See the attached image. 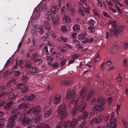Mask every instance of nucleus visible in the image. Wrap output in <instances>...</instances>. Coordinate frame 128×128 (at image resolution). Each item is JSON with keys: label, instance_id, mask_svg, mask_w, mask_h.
I'll list each match as a JSON object with an SVG mask.
<instances>
[{"label": "nucleus", "instance_id": "b1692460", "mask_svg": "<svg viewBox=\"0 0 128 128\" xmlns=\"http://www.w3.org/2000/svg\"><path fill=\"white\" fill-rule=\"evenodd\" d=\"M82 7L84 10L87 13H89V8L88 6L86 3L84 4V5H83Z\"/></svg>", "mask_w": 128, "mask_h": 128}, {"label": "nucleus", "instance_id": "ea45409f", "mask_svg": "<svg viewBox=\"0 0 128 128\" xmlns=\"http://www.w3.org/2000/svg\"><path fill=\"white\" fill-rule=\"evenodd\" d=\"M69 83V82L68 81H62L61 83V84L62 85H67Z\"/></svg>", "mask_w": 128, "mask_h": 128}, {"label": "nucleus", "instance_id": "7ed1b4c3", "mask_svg": "<svg viewBox=\"0 0 128 128\" xmlns=\"http://www.w3.org/2000/svg\"><path fill=\"white\" fill-rule=\"evenodd\" d=\"M115 21H110L108 23L110 26H112L110 30V35L111 36L114 34H117L121 32L122 30H120L119 27L116 25Z\"/></svg>", "mask_w": 128, "mask_h": 128}, {"label": "nucleus", "instance_id": "37998d69", "mask_svg": "<svg viewBox=\"0 0 128 128\" xmlns=\"http://www.w3.org/2000/svg\"><path fill=\"white\" fill-rule=\"evenodd\" d=\"M35 98V96L34 95H32L29 96L27 98L28 101H31L32 100Z\"/></svg>", "mask_w": 128, "mask_h": 128}, {"label": "nucleus", "instance_id": "0eeeda50", "mask_svg": "<svg viewBox=\"0 0 128 128\" xmlns=\"http://www.w3.org/2000/svg\"><path fill=\"white\" fill-rule=\"evenodd\" d=\"M110 124L106 122V126L109 128H116V120L115 118H114L113 119H110Z\"/></svg>", "mask_w": 128, "mask_h": 128}, {"label": "nucleus", "instance_id": "49530a36", "mask_svg": "<svg viewBox=\"0 0 128 128\" xmlns=\"http://www.w3.org/2000/svg\"><path fill=\"white\" fill-rule=\"evenodd\" d=\"M15 95L13 93H10L9 95L8 96V98L9 99L14 98L15 97Z\"/></svg>", "mask_w": 128, "mask_h": 128}, {"label": "nucleus", "instance_id": "58836bf2", "mask_svg": "<svg viewBox=\"0 0 128 128\" xmlns=\"http://www.w3.org/2000/svg\"><path fill=\"white\" fill-rule=\"evenodd\" d=\"M31 65L30 62L29 61L26 62L24 64V66L25 67L27 68L30 67Z\"/></svg>", "mask_w": 128, "mask_h": 128}, {"label": "nucleus", "instance_id": "13d9d810", "mask_svg": "<svg viewBox=\"0 0 128 128\" xmlns=\"http://www.w3.org/2000/svg\"><path fill=\"white\" fill-rule=\"evenodd\" d=\"M114 6L117 9L118 12L120 13H121L122 11L118 6L117 5H115Z\"/></svg>", "mask_w": 128, "mask_h": 128}, {"label": "nucleus", "instance_id": "ddd939ff", "mask_svg": "<svg viewBox=\"0 0 128 128\" xmlns=\"http://www.w3.org/2000/svg\"><path fill=\"white\" fill-rule=\"evenodd\" d=\"M41 108L39 106H37L33 110V113L34 114L38 115L41 110Z\"/></svg>", "mask_w": 128, "mask_h": 128}, {"label": "nucleus", "instance_id": "c756f323", "mask_svg": "<svg viewBox=\"0 0 128 128\" xmlns=\"http://www.w3.org/2000/svg\"><path fill=\"white\" fill-rule=\"evenodd\" d=\"M94 94V91L93 90H91L90 92L88 94L86 98V99L87 100L90 99L92 96Z\"/></svg>", "mask_w": 128, "mask_h": 128}, {"label": "nucleus", "instance_id": "423d86ee", "mask_svg": "<svg viewBox=\"0 0 128 128\" xmlns=\"http://www.w3.org/2000/svg\"><path fill=\"white\" fill-rule=\"evenodd\" d=\"M77 124V120L75 118H73L71 120H68L65 123L64 128H71L75 126Z\"/></svg>", "mask_w": 128, "mask_h": 128}, {"label": "nucleus", "instance_id": "0e129e2a", "mask_svg": "<svg viewBox=\"0 0 128 128\" xmlns=\"http://www.w3.org/2000/svg\"><path fill=\"white\" fill-rule=\"evenodd\" d=\"M97 4H98V6H99L102 7V3L99 0H97Z\"/></svg>", "mask_w": 128, "mask_h": 128}, {"label": "nucleus", "instance_id": "c85d7f7f", "mask_svg": "<svg viewBox=\"0 0 128 128\" xmlns=\"http://www.w3.org/2000/svg\"><path fill=\"white\" fill-rule=\"evenodd\" d=\"M28 77L26 76H23L21 78V81L23 82H27L28 81Z\"/></svg>", "mask_w": 128, "mask_h": 128}, {"label": "nucleus", "instance_id": "4468645a", "mask_svg": "<svg viewBox=\"0 0 128 128\" xmlns=\"http://www.w3.org/2000/svg\"><path fill=\"white\" fill-rule=\"evenodd\" d=\"M61 100V98L60 96L58 95L55 96L53 99V102L54 104H58L59 103Z\"/></svg>", "mask_w": 128, "mask_h": 128}, {"label": "nucleus", "instance_id": "4d7b16f0", "mask_svg": "<svg viewBox=\"0 0 128 128\" xmlns=\"http://www.w3.org/2000/svg\"><path fill=\"white\" fill-rule=\"evenodd\" d=\"M127 59H124L122 63V65L123 66H126L127 64Z\"/></svg>", "mask_w": 128, "mask_h": 128}, {"label": "nucleus", "instance_id": "412c9836", "mask_svg": "<svg viewBox=\"0 0 128 128\" xmlns=\"http://www.w3.org/2000/svg\"><path fill=\"white\" fill-rule=\"evenodd\" d=\"M30 72L31 73H36L39 72L38 69L36 68L32 67L30 68Z\"/></svg>", "mask_w": 128, "mask_h": 128}, {"label": "nucleus", "instance_id": "603ef678", "mask_svg": "<svg viewBox=\"0 0 128 128\" xmlns=\"http://www.w3.org/2000/svg\"><path fill=\"white\" fill-rule=\"evenodd\" d=\"M10 82L14 84H15L17 82V81L16 79L13 78L10 80Z\"/></svg>", "mask_w": 128, "mask_h": 128}, {"label": "nucleus", "instance_id": "e2e57ef3", "mask_svg": "<svg viewBox=\"0 0 128 128\" xmlns=\"http://www.w3.org/2000/svg\"><path fill=\"white\" fill-rule=\"evenodd\" d=\"M47 60H48L51 62L53 60V58L52 57L49 56H48L47 57Z\"/></svg>", "mask_w": 128, "mask_h": 128}, {"label": "nucleus", "instance_id": "052dcab7", "mask_svg": "<svg viewBox=\"0 0 128 128\" xmlns=\"http://www.w3.org/2000/svg\"><path fill=\"white\" fill-rule=\"evenodd\" d=\"M88 29L89 31L90 32H93L94 31V29L92 26H89L88 28Z\"/></svg>", "mask_w": 128, "mask_h": 128}, {"label": "nucleus", "instance_id": "4c0bfd02", "mask_svg": "<svg viewBox=\"0 0 128 128\" xmlns=\"http://www.w3.org/2000/svg\"><path fill=\"white\" fill-rule=\"evenodd\" d=\"M77 108V106H75L73 107L72 111V115H74L76 114V110Z\"/></svg>", "mask_w": 128, "mask_h": 128}, {"label": "nucleus", "instance_id": "39448f33", "mask_svg": "<svg viewBox=\"0 0 128 128\" xmlns=\"http://www.w3.org/2000/svg\"><path fill=\"white\" fill-rule=\"evenodd\" d=\"M26 110L23 111V114H22L20 116L18 119L19 121H22V124L24 125L31 124L32 122V121L30 120L27 117L24 116V114H26Z\"/></svg>", "mask_w": 128, "mask_h": 128}, {"label": "nucleus", "instance_id": "6ab92c4d", "mask_svg": "<svg viewBox=\"0 0 128 128\" xmlns=\"http://www.w3.org/2000/svg\"><path fill=\"white\" fill-rule=\"evenodd\" d=\"M63 20L64 22L66 23H69L71 21V20L70 18L66 16H63Z\"/></svg>", "mask_w": 128, "mask_h": 128}, {"label": "nucleus", "instance_id": "5701e85b", "mask_svg": "<svg viewBox=\"0 0 128 128\" xmlns=\"http://www.w3.org/2000/svg\"><path fill=\"white\" fill-rule=\"evenodd\" d=\"M47 7L45 4L41 5L39 8L40 11L43 12L46 10Z\"/></svg>", "mask_w": 128, "mask_h": 128}, {"label": "nucleus", "instance_id": "dca6fc26", "mask_svg": "<svg viewBox=\"0 0 128 128\" xmlns=\"http://www.w3.org/2000/svg\"><path fill=\"white\" fill-rule=\"evenodd\" d=\"M47 18L49 20H51L52 18V14L51 12L50 9H49L47 12L46 14Z\"/></svg>", "mask_w": 128, "mask_h": 128}, {"label": "nucleus", "instance_id": "6e6d98bb", "mask_svg": "<svg viewBox=\"0 0 128 128\" xmlns=\"http://www.w3.org/2000/svg\"><path fill=\"white\" fill-rule=\"evenodd\" d=\"M80 56V55L78 54H76L72 56V58H76Z\"/></svg>", "mask_w": 128, "mask_h": 128}, {"label": "nucleus", "instance_id": "1a4fd4ad", "mask_svg": "<svg viewBox=\"0 0 128 128\" xmlns=\"http://www.w3.org/2000/svg\"><path fill=\"white\" fill-rule=\"evenodd\" d=\"M51 114V108L48 107L45 108L44 109V117L47 118L49 117Z\"/></svg>", "mask_w": 128, "mask_h": 128}, {"label": "nucleus", "instance_id": "f03ea898", "mask_svg": "<svg viewBox=\"0 0 128 128\" xmlns=\"http://www.w3.org/2000/svg\"><path fill=\"white\" fill-rule=\"evenodd\" d=\"M66 106L65 104L60 105L57 109V112L59 114V118L60 120H62L66 116L67 113L66 109Z\"/></svg>", "mask_w": 128, "mask_h": 128}, {"label": "nucleus", "instance_id": "aec40b11", "mask_svg": "<svg viewBox=\"0 0 128 128\" xmlns=\"http://www.w3.org/2000/svg\"><path fill=\"white\" fill-rule=\"evenodd\" d=\"M72 30L74 31H78L80 29V26L78 24H75L72 27Z\"/></svg>", "mask_w": 128, "mask_h": 128}, {"label": "nucleus", "instance_id": "473e14b6", "mask_svg": "<svg viewBox=\"0 0 128 128\" xmlns=\"http://www.w3.org/2000/svg\"><path fill=\"white\" fill-rule=\"evenodd\" d=\"M86 33H85V32H84V34L82 33L78 35V37L79 40H82L84 38V37L85 35H86Z\"/></svg>", "mask_w": 128, "mask_h": 128}, {"label": "nucleus", "instance_id": "7c9ffc66", "mask_svg": "<svg viewBox=\"0 0 128 128\" xmlns=\"http://www.w3.org/2000/svg\"><path fill=\"white\" fill-rule=\"evenodd\" d=\"M41 119V117L40 115L36 116L34 119V121L35 122H39Z\"/></svg>", "mask_w": 128, "mask_h": 128}, {"label": "nucleus", "instance_id": "3c124183", "mask_svg": "<svg viewBox=\"0 0 128 128\" xmlns=\"http://www.w3.org/2000/svg\"><path fill=\"white\" fill-rule=\"evenodd\" d=\"M24 84L22 83H21L18 84L16 86L17 88H21V87L24 86Z\"/></svg>", "mask_w": 128, "mask_h": 128}, {"label": "nucleus", "instance_id": "69168bd1", "mask_svg": "<svg viewBox=\"0 0 128 128\" xmlns=\"http://www.w3.org/2000/svg\"><path fill=\"white\" fill-rule=\"evenodd\" d=\"M67 60L66 59H64L62 60L60 63V64L61 66L64 65L65 64L66 62H67Z\"/></svg>", "mask_w": 128, "mask_h": 128}, {"label": "nucleus", "instance_id": "774afa93", "mask_svg": "<svg viewBox=\"0 0 128 128\" xmlns=\"http://www.w3.org/2000/svg\"><path fill=\"white\" fill-rule=\"evenodd\" d=\"M77 35L76 33L74 32L72 34V37L73 38H75L77 36Z\"/></svg>", "mask_w": 128, "mask_h": 128}, {"label": "nucleus", "instance_id": "a211bd4d", "mask_svg": "<svg viewBox=\"0 0 128 128\" xmlns=\"http://www.w3.org/2000/svg\"><path fill=\"white\" fill-rule=\"evenodd\" d=\"M14 104V102L12 101H10L5 105L4 106L5 109L7 110L10 107L12 106Z\"/></svg>", "mask_w": 128, "mask_h": 128}, {"label": "nucleus", "instance_id": "680f3d73", "mask_svg": "<svg viewBox=\"0 0 128 128\" xmlns=\"http://www.w3.org/2000/svg\"><path fill=\"white\" fill-rule=\"evenodd\" d=\"M61 39L64 42H67L68 41V39L66 38H64L62 36H61L60 37Z\"/></svg>", "mask_w": 128, "mask_h": 128}, {"label": "nucleus", "instance_id": "de8ad7c7", "mask_svg": "<svg viewBox=\"0 0 128 128\" xmlns=\"http://www.w3.org/2000/svg\"><path fill=\"white\" fill-rule=\"evenodd\" d=\"M64 47L62 46L60 47V50L61 52L63 53H66V52L67 50H66L64 49Z\"/></svg>", "mask_w": 128, "mask_h": 128}, {"label": "nucleus", "instance_id": "8fccbe9b", "mask_svg": "<svg viewBox=\"0 0 128 128\" xmlns=\"http://www.w3.org/2000/svg\"><path fill=\"white\" fill-rule=\"evenodd\" d=\"M71 12V15L72 16L76 14L74 9L73 8L72 9H71L69 10Z\"/></svg>", "mask_w": 128, "mask_h": 128}, {"label": "nucleus", "instance_id": "bf43d9fd", "mask_svg": "<svg viewBox=\"0 0 128 128\" xmlns=\"http://www.w3.org/2000/svg\"><path fill=\"white\" fill-rule=\"evenodd\" d=\"M116 4H117V5H120V6H123L122 5L120 4L119 1H118V0H114V2Z\"/></svg>", "mask_w": 128, "mask_h": 128}, {"label": "nucleus", "instance_id": "393cba45", "mask_svg": "<svg viewBox=\"0 0 128 128\" xmlns=\"http://www.w3.org/2000/svg\"><path fill=\"white\" fill-rule=\"evenodd\" d=\"M38 30L39 33L40 34L44 33V31L43 30L42 26L41 25H39L38 28Z\"/></svg>", "mask_w": 128, "mask_h": 128}, {"label": "nucleus", "instance_id": "338daca9", "mask_svg": "<svg viewBox=\"0 0 128 128\" xmlns=\"http://www.w3.org/2000/svg\"><path fill=\"white\" fill-rule=\"evenodd\" d=\"M52 38L54 39L56 38V34L54 31L52 32Z\"/></svg>", "mask_w": 128, "mask_h": 128}, {"label": "nucleus", "instance_id": "bb28decb", "mask_svg": "<svg viewBox=\"0 0 128 128\" xmlns=\"http://www.w3.org/2000/svg\"><path fill=\"white\" fill-rule=\"evenodd\" d=\"M34 106L33 105H30L29 104V106H28V108L29 110H28V111H26V112L27 114L31 112L33 110V109L34 108Z\"/></svg>", "mask_w": 128, "mask_h": 128}, {"label": "nucleus", "instance_id": "79ce46f5", "mask_svg": "<svg viewBox=\"0 0 128 128\" xmlns=\"http://www.w3.org/2000/svg\"><path fill=\"white\" fill-rule=\"evenodd\" d=\"M61 30L63 32H66L67 30V28L64 26H62L61 27Z\"/></svg>", "mask_w": 128, "mask_h": 128}, {"label": "nucleus", "instance_id": "f704fd0d", "mask_svg": "<svg viewBox=\"0 0 128 128\" xmlns=\"http://www.w3.org/2000/svg\"><path fill=\"white\" fill-rule=\"evenodd\" d=\"M88 114V112H84L82 116V119L84 120L86 119Z\"/></svg>", "mask_w": 128, "mask_h": 128}, {"label": "nucleus", "instance_id": "864d4df0", "mask_svg": "<svg viewBox=\"0 0 128 128\" xmlns=\"http://www.w3.org/2000/svg\"><path fill=\"white\" fill-rule=\"evenodd\" d=\"M20 72L18 71H14V76H18L20 74Z\"/></svg>", "mask_w": 128, "mask_h": 128}, {"label": "nucleus", "instance_id": "cd10ccee", "mask_svg": "<svg viewBox=\"0 0 128 128\" xmlns=\"http://www.w3.org/2000/svg\"><path fill=\"white\" fill-rule=\"evenodd\" d=\"M50 10L51 11H52V12L54 14H56L57 12L56 7L55 6H52L51 7Z\"/></svg>", "mask_w": 128, "mask_h": 128}, {"label": "nucleus", "instance_id": "c9c22d12", "mask_svg": "<svg viewBox=\"0 0 128 128\" xmlns=\"http://www.w3.org/2000/svg\"><path fill=\"white\" fill-rule=\"evenodd\" d=\"M78 10L79 12L80 13L82 16H84V13L83 10L81 7H79L78 8Z\"/></svg>", "mask_w": 128, "mask_h": 128}, {"label": "nucleus", "instance_id": "2eb2a0df", "mask_svg": "<svg viewBox=\"0 0 128 128\" xmlns=\"http://www.w3.org/2000/svg\"><path fill=\"white\" fill-rule=\"evenodd\" d=\"M44 26L47 30H50L51 27L50 24L49 22L47 21H45L44 22Z\"/></svg>", "mask_w": 128, "mask_h": 128}, {"label": "nucleus", "instance_id": "a19ab883", "mask_svg": "<svg viewBox=\"0 0 128 128\" xmlns=\"http://www.w3.org/2000/svg\"><path fill=\"white\" fill-rule=\"evenodd\" d=\"M4 126V119L2 118L0 119V128H2Z\"/></svg>", "mask_w": 128, "mask_h": 128}, {"label": "nucleus", "instance_id": "f3484780", "mask_svg": "<svg viewBox=\"0 0 128 128\" xmlns=\"http://www.w3.org/2000/svg\"><path fill=\"white\" fill-rule=\"evenodd\" d=\"M86 92V88H84L82 90L79 96V97L82 98L85 97Z\"/></svg>", "mask_w": 128, "mask_h": 128}, {"label": "nucleus", "instance_id": "4be33fe9", "mask_svg": "<svg viewBox=\"0 0 128 128\" xmlns=\"http://www.w3.org/2000/svg\"><path fill=\"white\" fill-rule=\"evenodd\" d=\"M36 8H34L32 14V15L35 18H37L40 16V14L38 13V11L36 10Z\"/></svg>", "mask_w": 128, "mask_h": 128}, {"label": "nucleus", "instance_id": "f257e3e1", "mask_svg": "<svg viewBox=\"0 0 128 128\" xmlns=\"http://www.w3.org/2000/svg\"><path fill=\"white\" fill-rule=\"evenodd\" d=\"M29 106V104L24 102L19 104L17 108L13 110L11 112L12 116L8 119V124L6 126L8 128H11L14 126L15 124V120L16 118V114H19L24 109L27 108Z\"/></svg>", "mask_w": 128, "mask_h": 128}, {"label": "nucleus", "instance_id": "5fc2aeb1", "mask_svg": "<svg viewBox=\"0 0 128 128\" xmlns=\"http://www.w3.org/2000/svg\"><path fill=\"white\" fill-rule=\"evenodd\" d=\"M82 40V42L83 44H85L87 43L88 42V39L86 38H84Z\"/></svg>", "mask_w": 128, "mask_h": 128}, {"label": "nucleus", "instance_id": "72a5a7b5", "mask_svg": "<svg viewBox=\"0 0 128 128\" xmlns=\"http://www.w3.org/2000/svg\"><path fill=\"white\" fill-rule=\"evenodd\" d=\"M66 6L69 10L72 9L74 8L72 6L71 3L70 2H68L66 4Z\"/></svg>", "mask_w": 128, "mask_h": 128}, {"label": "nucleus", "instance_id": "9d476101", "mask_svg": "<svg viewBox=\"0 0 128 128\" xmlns=\"http://www.w3.org/2000/svg\"><path fill=\"white\" fill-rule=\"evenodd\" d=\"M86 103L84 102H82L80 105L78 106H77V108H78V110L80 112H82L83 110L86 108Z\"/></svg>", "mask_w": 128, "mask_h": 128}, {"label": "nucleus", "instance_id": "e433bc0d", "mask_svg": "<svg viewBox=\"0 0 128 128\" xmlns=\"http://www.w3.org/2000/svg\"><path fill=\"white\" fill-rule=\"evenodd\" d=\"M21 92H25L28 90V88L27 87H24V86H23L21 87Z\"/></svg>", "mask_w": 128, "mask_h": 128}, {"label": "nucleus", "instance_id": "6e6552de", "mask_svg": "<svg viewBox=\"0 0 128 128\" xmlns=\"http://www.w3.org/2000/svg\"><path fill=\"white\" fill-rule=\"evenodd\" d=\"M104 103H102L98 105L95 104L93 107L94 109L98 111L101 112L103 110L104 108Z\"/></svg>", "mask_w": 128, "mask_h": 128}, {"label": "nucleus", "instance_id": "f8f14e48", "mask_svg": "<svg viewBox=\"0 0 128 128\" xmlns=\"http://www.w3.org/2000/svg\"><path fill=\"white\" fill-rule=\"evenodd\" d=\"M58 16L57 15L54 16L52 18V22L54 26H56L58 24Z\"/></svg>", "mask_w": 128, "mask_h": 128}, {"label": "nucleus", "instance_id": "c03bdc74", "mask_svg": "<svg viewBox=\"0 0 128 128\" xmlns=\"http://www.w3.org/2000/svg\"><path fill=\"white\" fill-rule=\"evenodd\" d=\"M88 22L91 26H93L95 23L96 22L95 21L91 19Z\"/></svg>", "mask_w": 128, "mask_h": 128}, {"label": "nucleus", "instance_id": "a878e982", "mask_svg": "<svg viewBox=\"0 0 128 128\" xmlns=\"http://www.w3.org/2000/svg\"><path fill=\"white\" fill-rule=\"evenodd\" d=\"M43 62L42 59L40 58L36 59L35 60V64L37 65H38Z\"/></svg>", "mask_w": 128, "mask_h": 128}, {"label": "nucleus", "instance_id": "9b49d317", "mask_svg": "<svg viewBox=\"0 0 128 128\" xmlns=\"http://www.w3.org/2000/svg\"><path fill=\"white\" fill-rule=\"evenodd\" d=\"M103 116L102 115H100L96 117L94 119V122L96 124H98L102 119Z\"/></svg>", "mask_w": 128, "mask_h": 128}, {"label": "nucleus", "instance_id": "09e8293b", "mask_svg": "<svg viewBox=\"0 0 128 128\" xmlns=\"http://www.w3.org/2000/svg\"><path fill=\"white\" fill-rule=\"evenodd\" d=\"M98 102H102L104 103V102L103 98L101 97L98 98Z\"/></svg>", "mask_w": 128, "mask_h": 128}, {"label": "nucleus", "instance_id": "a18cd8bd", "mask_svg": "<svg viewBox=\"0 0 128 128\" xmlns=\"http://www.w3.org/2000/svg\"><path fill=\"white\" fill-rule=\"evenodd\" d=\"M59 64L58 62H56L55 63H54L52 64V67L53 68H57V67L58 66Z\"/></svg>", "mask_w": 128, "mask_h": 128}, {"label": "nucleus", "instance_id": "20e7f679", "mask_svg": "<svg viewBox=\"0 0 128 128\" xmlns=\"http://www.w3.org/2000/svg\"><path fill=\"white\" fill-rule=\"evenodd\" d=\"M75 92L74 91L68 90L66 95V98L68 100L72 99L71 103L73 104H75L78 100V98L74 96Z\"/></svg>", "mask_w": 128, "mask_h": 128}, {"label": "nucleus", "instance_id": "2f4dec72", "mask_svg": "<svg viewBox=\"0 0 128 128\" xmlns=\"http://www.w3.org/2000/svg\"><path fill=\"white\" fill-rule=\"evenodd\" d=\"M105 62H103L100 64V68L102 70H104L105 68Z\"/></svg>", "mask_w": 128, "mask_h": 128}]
</instances>
